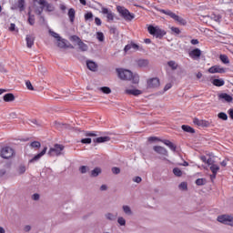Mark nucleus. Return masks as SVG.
<instances>
[{
	"label": "nucleus",
	"mask_w": 233,
	"mask_h": 233,
	"mask_svg": "<svg viewBox=\"0 0 233 233\" xmlns=\"http://www.w3.org/2000/svg\"><path fill=\"white\" fill-rule=\"evenodd\" d=\"M45 9V7H43V5L40 8H37L35 10V14H37V15H41V14H43V10Z\"/></svg>",
	"instance_id": "e2e57ef3"
},
{
	"label": "nucleus",
	"mask_w": 233,
	"mask_h": 233,
	"mask_svg": "<svg viewBox=\"0 0 233 233\" xmlns=\"http://www.w3.org/2000/svg\"><path fill=\"white\" fill-rule=\"evenodd\" d=\"M147 32L150 35L157 37V39H163L167 35V31L159 28V26L149 25L147 27Z\"/></svg>",
	"instance_id": "f03ea898"
},
{
	"label": "nucleus",
	"mask_w": 233,
	"mask_h": 233,
	"mask_svg": "<svg viewBox=\"0 0 233 233\" xmlns=\"http://www.w3.org/2000/svg\"><path fill=\"white\" fill-rule=\"evenodd\" d=\"M63 150H65V146L61 144H55L53 147L49 148L47 155L50 157H54L55 156L59 157L62 156Z\"/></svg>",
	"instance_id": "39448f33"
},
{
	"label": "nucleus",
	"mask_w": 233,
	"mask_h": 233,
	"mask_svg": "<svg viewBox=\"0 0 233 233\" xmlns=\"http://www.w3.org/2000/svg\"><path fill=\"white\" fill-rule=\"evenodd\" d=\"M96 39H98L100 43H103V41H105V35L103 34V32L96 33Z\"/></svg>",
	"instance_id": "a18cd8bd"
},
{
	"label": "nucleus",
	"mask_w": 233,
	"mask_h": 233,
	"mask_svg": "<svg viewBox=\"0 0 233 233\" xmlns=\"http://www.w3.org/2000/svg\"><path fill=\"white\" fill-rule=\"evenodd\" d=\"M109 32H110V34L116 35V34H117V28L111 26V27H109Z\"/></svg>",
	"instance_id": "680f3d73"
},
{
	"label": "nucleus",
	"mask_w": 233,
	"mask_h": 233,
	"mask_svg": "<svg viewBox=\"0 0 233 233\" xmlns=\"http://www.w3.org/2000/svg\"><path fill=\"white\" fill-rule=\"evenodd\" d=\"M86 136L87 137H96L97 136V132L96 131L86 132Z\"/></svg>",
	"instance_id": "3c124183"
},
{
	"label": "nucleus",
	"mask_w": 233,
	"mask_h": 233,
	"mask_svg": "<svg viewBox=\"0 0 233 233\" xmlns=\"http://www.w3.org/2000/svg\"><path fill=\"white\" fill-rule=\"evenodd\" d=\"M101 174V167H96L91 171V177H97Z\"/></svg>",
	"instance_id": "473e14b6"
},
{
	"label": "nucleus",
	"mask_w": 233,
	"mask_h": 233,
	"mask_svg": "<svg viewBox=\"0 0 233 233\" xmlns=\"http://www.w3.org/2000/svg\"><path fill=\"white\" fill-rule=\"evenodd\" d=\"M161 143L166 145V147H168V148H170V150H172V152H176V150L177 148V146H176L174 143H172L168 139H163V140H161Z\"/></svg>",
	"instance_id": "6ab92c4d"
},
{
	"label": "nucleus",
	"mask_w": 233,
	"mask_h": 233,
	"mask_svg": "<svg viewBox=\"0 0 233 233\" xmlns=\"http://www.w3.org/2000/svg\"><path fill=\"white\" fill-rule=\"evenodd\" d=\"M231 217L232 215L224 214L218 216L217 220L218 221V223H222L223 225H228L230 223Z\"/></svg>",
	"instance_id": "4468645a"
},
{
	"label": "nucleus",
	"mask_w": 233,
	"mask_h": 233,
	"mask_svg": "<svg viewBox=\"0 0 233 233\" xmlns=\"http://www.w3.org/2000/svg\"><path fill=\"white\" fill-rule=\"evenodd\" d=\"M70 41H72L73 43H79V41H81V38L77 35H71L70 36Z\"/></svg>",
	"instance_id": "49530a36"
},
{
	"label": "nucleus",
	"mask_w": 233,
	"mask_h": 233,
	"mask_svg": "<svg viewBox=\"0 0 233 233\" xmlns=\"http://www.w3.org/2000/svg\"><path fill=\"white\" fill-rule=\"evenodd\" d=\"M158 12H161V14H165L166 15H168L169 17H171V19H174V21H177V23H179V25H187V20L176 15L174 12L170 10L159 9Z\"/></svg>",
	"instance_id": "20e7f679"
},
{
	"label": "nucleus",
	"mask_w": 233,
	"mask_h": 233,
	"mask_svg": "<svg viewBox=\"0 0 233 233\" xmlns=\"http://www.w3.org/2000/svg\"><path fill=\"white\" fill-rule=\"evenodd\" d=\"M78 48L81 52H87L88 51V46L83 42V40H79V43L77 44Z\"/></svg>",
	"instance_id": "c756f323"
},
{
	"label": "nucleus",
	"mask_w": 233,
	"mask_h": 233,
	"mask_svg": "<svg viewBox=\"0 0 233 233\" xmlns=\"http://www.w3.org/2000/svg\"><path fill=\"white\" fill-rule=\"evenodd\" d=\"M112 172L113 174H120L121 173V169L119 167H112Z\"/></svg>",
	"instance_id": "052dcab7"
},
{
	"label": "nucleus",
	"mask_w": 233,
	"mask_h": 233,
	"mask_svg": "<svg viewBox=\"0 0 233 233\" xmlns=\"http://www.w3.org/2000/svg\"><path fill=\"white\" fill-rule=\"evenodd\" d=\"M193 123L194 125H197V127H202V128H208V127H210L209 121L199 118H194Z\"/></svg>",
	"instance_id": "f8f14e48"
},
{
	"label": "nucleus",
	"mask_w": 233,
	"mask_h": 233,
	"mask_svg": "<svg viewBox=\"0 0 233 233\" xmlns=\"http://www.w3.org/2000/svg\"><path fill=\"white\" fill-rule=\"evenodd\" d=\"M219 59L224 65H228L230 63V60L227 55H220Z\"/></svg>",
	"instance_id": "72a5a7b5"
},
{
	"label": "nucleus",
	"mask_w": 233,
	"mask_h": 233,
	"mask_svg": "<svg viewBox=\"0 0 233 233\" xmlns=\"http://www.w3.org/2000/svg\"><path fill=\"white\" fill-rule=\"evenodd\" d=\"M228 114L230 119L233 120V108L228 109Z\"/></svg>",
	"instance_id": "774afa93"
},
{
	"label": "nucleus",
	"mask_w": 233,
	"mask_h": 233,
	"mask_svg": "<svg viewBox=\"0 0 233 233\" xmlns=\"http://www.w3.org/2000/svg\"><path fill=\"white\" fill-rule=\"evenodd\" d=\"M57 46L58 48H74V46H67L66 40L61 37L57 39Z\"/></svg>",
	"instance_id": "aec40b11"
},
{
	"label": "nucleus",
	"mask_w": 233,
	"mask_h": 233,
	"mask_svg": "<svg viewBox=\"0 0 233 233\" xmlns=\"http://www.w3.org/2000/svg\"><path fill=\"white\" fill-rule=\"evenodd\" d=\"M208 72L209 74H225V72H227V69L221 67V66H213L208 68Z\"/></svg>",
	"instance_id": "9b49d317"
},
{
	"label": "nucleus",
	"mask_w": 233,
	"mask_h": 233,
	"mask_svg": "<svg viewBox=\"0 0 233 233\" xmlns=\"http://www.w3.org/2000/svg\"><path fill=\"white\" fill-rule=\"evenodd\" d=\"M94 143H106L108 141H110V137H96L94 140Z\"/></svg>",
	"instance_id": "c85d7f7f"
},
{
	"label": "nucleus",
	"mask_w": 233,
	"mask_h": 233,
	"mask_svg": "<svg viewBox=\"0 0 233 233\" xmlns=\"http://www.w3.org/2000/svg\"><path fill=\"white\" fill-rule=\"evenodd\" d=\"M3 99L5 103H12V101H15V96L12 93H7L3 96Z\"/></svg>",
	"instance_id": "b1692460"
},
{
	"label": "nucleus",
	"mask_w": 233,
	"mask_h": 233,
	"mask_svg": "<svg viewBox=\"0 0 233 233\" xmlns=\"http://www.w3.org/2000/svg\"><path fill=\"white\" fill-rule=\"evenodd\" d=\"M87 168H88V167H86V166H81L79 168V171L81 172V174H86Z\"/></svg>",
	"instance_id": "13d9d810"
},
{
	"label": "nucleus",
	"mask_w": 233,
	"mask_h": 233,
	"mask_svg": "<svg viewBox=\"0 0 233 233\" xmlns=\"http://www.w3.org/2000/svg\"><path fill=\"white\" fill-rule=\"evenodd\" d=\"M205 183H207V179H205V178H198L196 180V185H198V187H203V185H205Z\"/></svg>",
	"instance_id": "a19ab883"
},
{
	"label": "nucleus",
	"mask_w": 233,
	"mask_h": 233,
	"mask_svg": "<svg viewBox=\"0 0 233 233\" xmlns=\"http://www.w3.org/2000/svg\"><path fill=\"white\" fill-rule=\"evenodd\" d=\"M46 150H48V147H44V149L38 153L37 155H35L33 158H31L29 160V163H35V161H39L41 159V157H43V156H45V154H46Z\"/></svg>",
	"instance_id": "f3484780"
},
{
	"label": "nucleus",
	"mask_w": 233,
	"mask_h": 233,
	"mask_svg": "<svg viewBox=\"0 0 233 233\" xmlns=\"http://www.w3.org/2000/svg\"><path fill=\"white\" fill-rule=\"evenodd\" d=\"M209 168H210L212 174H218V172L219 171V166H218L216 164H212Z\"/></svg>",
	"instance_id": "4c0bfd02"
},
{
	"label": "nucleus",
	"mask_w": 233,
	"mask_h": 233,
	"mask_svg": "<svg viewBox=\"0 0 233 233\" xmlns=\"http://www.w3.org/2000/svg\"><path fill=\"white\" fill-rule=\"evenodd\" d=\"M28 23L29 25H31V26H34V25H35V17L34 15H32L30 14V12L28 13Z\"/></svg>",
	"instance_id": "e433bc0d"
},
{
	"label": "nucleus",
	"mask_w": 233,
	"mask_h": 233,
	"mask_svg": "<svg viewBox=\"0 0 233 233\" xmlns=\"http://www.w3.org/2000/svg\"><path fill=\"white\" fill-rule=\"evenodd\" d=\"M133 181H134L135 183H141V181H143V179L141 178V177H135L133 178Z\"/></svg>",
	"instance_id": "0e129e2a"
},
{
	"label": "nucleus",
	"mask_w": 233,
	"mask_h": 233,
	"mask_svg": "<svg viewBox=\"0 0 233 233\" xmlns=\"http://www.w3.org/2000/svg\"><path fill=\"white\" fill-rule=\"evenodd\" d=\"M153 150H155L157 152V154H159L160 156L168 157V151L167 150V148H165L161 146L153 147Z\"/></svg>",
	"instance_id": "dca6fc26"
},
{
	"label": "nucleus",
	"mask_w": 233,
	"mask_h": 233,
	"mask_svg": "<svg viewBox=\"0 0 233 233\" xmlns=\"http://www.w3.org/2000/svg\"><path fill=\"white\" fill-rule=\"evenodd\" d=\"M67 15L69 17L70 23H74V21H76V9L70 8L68 10Z\"/></svg>",
	"instance_id": "bb28decb"
},
{
	"label": "nucleus",
	"mask_w": 233,
	"mask_h": 233,
	"mask_svg": "<svg viewBox=\"0 0 233 233\" xmlns=\"http://www.w3.org/2000/svg\"><path fill=\"white\" fill-rule=\"evenodd\" d=\"M25 86L28 90H34V86H32V82H30V80L25 82Z\"/></svg>",
	"instance_id": "864d4df0"
},
{
	"label": "nucleus",
	"mask_w": 233,
	"mask_h": 233,
	"mask_svg": "<svg viewBox=\"0 0 233 233\" xmlns=\"http://www.w3.org/2000/svg\"><path fill=\"white\" fill-rule=\"evenodd\" d=\"M25 172H26V167L21 165L18 167V174L22 175V174H25Z\"/></svg>",
	"instance_id": "8fccbe9b"
},
{
	"label": "nucleus",
	"mask_w": 233,
	"mask_h": 233,
	"mask_svg": "<svg viewBox=\"0 0 233 233\" xmlns=\"http://www.w3.org/2000/svg\"><path fill=\"white\" fill-rule=\"evenodd\" d=\"M25 9L26 2L25 0H18L12 7V10H19V12H25Z\"/></svg>",
	"instance_id": "9d476101"
},
{
	"label": "nucleus",
	"mask_w": 233,
	"mask_h": 233,
	"mask_svg": "<svg viewBox=\"0 0 233 233\" xmlns=\"http://www.w3.org/2000/svg\"><path fill=\"white\" fill-rule=\"evenodd\" d=\"M125 93L128 96H141V94H143V91L139 89H126Z\"/></svg>",
	"instance_id": "393cba45"
},
{
	"label": "nucleus",
	"mask_w": 233,
	"mask_h": 233,
	"mask_svg": "<svg viewBox=\"0 0 233 233\" xmlns=\"http://www.w3.org/2000/svg\"><path fill=\"white\" fill-rule=\"evenodd\" d=\"M160 85H161V82L159 81V78H157V77L149 78L147 81V88H148V89L159 88Z\"/></svg>",
	"instance_id": "6e6552de"
},
{
	"label": "nucleus",
	"mask_w": 233,
	"mask_h": 233,
	"mask_svg": "<svg viewBox=\"0 0 233 233\" xmlns=\"http://www.w3.org/2000/svg\"><path fill=\"white\" fill-rule=\"evenodd\" d=\"M218 99L222 101V103H232L233 97L227 93H221L218 95Z\"/></svg>",
	"instance_id": "2eb2a0df"
},
{
	"label": "nucleus",
	"mask_w": 233,
	"mask_h": 233,
	"mask_svg": "<svg viewBox=\"0 0 233 233\" xmlns=\"http://www.w3.org/2000/svg\"><path fill=\"white\" fill-rule=\"evenodd\" d=\"M31 148H41V142L39 141H33L30 144Z\"/></svg>",
	"instance_id": "79ce46f5"
},
{
	"label": "nucleus",
	"mask_w": 233,
	"mask_h": 233,
	"mask_svg": "<svg viewBox=\"0 0 233 233\" xmlns=\"http://www.w3.org/2000/svg\"><path fill=\"white\" fill-rule=\"evenodd\" d=\"M212 85H214V86H223L225 85V80L221 78H215L212 81Z\"/></svg>",
	"instance_id": "7c9ffc66"
},
{
	"label": "nucleus",
	"mask_w": 233,
	"mask_h": 233,
	"mask_svg": "<svg viewBox=\"0 0 233 233\" xmlns=\"http://www.w3.org/2000/svg\"><path fill=\"white\" fill-rule=\"evenodd\" d=\"M179 188H182V190H187V182H182L179 184Z\"/></svg>",
	"instance_id": "bf43d9fd"
},
{
	"label": "nucleus",
	"mask_w": 233,
	"mask_h": 233,
	"mask_svg": "<svg viewBox=\"0 0 233 233\" xmlns=\"http://www.w3.org/2000/svg\"><path fill=\"white\" fill-rule=\"evenodd\" d=\"M209 17L213 20L216 21L217 23H221V15L212 13Z\"/></svg>",
	"instance_id": "2f4dec72"
},
{
	"label": "nucleus",
	"mask_w": 233,
	"mask_h": 233,
	"mask_svg": "<svg viewBox=\"0 0 233 233\" xmlns=\"http://www.w3.org/2000/svg\"><path fill=\"white\" fill-rule=\"evenodd\" d=\"M136 63L139 68H147V66L150 65V61H148V59H143V58L137 60Z\"/></svg>",
	"instance_id": "a211bd4d"
},
{
	"label": "nucleus",
	"mask_w": 233,
	"mask_h": 233,
	"mask_svg": "<svg viewBox=\"0 0 233 233\" xmlns=\"http://www.w3.org/2000/svg\"><path fill=\"white\" fill-rule=\"evenodd\" d=\"M92 19H94V14H92V12H87L85 15V21H92Z\"/></svg>",
	"instance_id": "c03bdc74"
},
{
	"label": "nucleus",
	"mask_w": 233,
	"mask_h": 233,
	"mask_svg": "<svg viewBox=\"0 0 233 233\" xmlns=\"http://www.w3.org/2000/svg\"><path fill=\"white\" fill-rule=\"evenodd\" d=\"M116 72L117 74V76L122 81H132L135 85H137L139 83V76L134 75L132 71L124 69V68H116Z\"/></svg>",
	"instance_id": "f257e3e1"
},
{
	"label": "nucleus",
	"mask_w": 233,
	"mask_h": 233,
	"mask_svg": "<svg viewBox=\"0 0 233 233\" xmlns=\"http://www.w3.org/2000/svg\"><path fill=\"white\" fill-rule=\"evenodd\" d=\"M135 50L136 52H137V50H143V47L139 46V45L134 43V42H131L130 44H127L125 47H124V52H128L130 50Z\"/></svg>",
	"instance_id": "ddd939ff"
},
{
	"label": "nucleus",
	"mask_w": 233,
	"mask_h": 233,
	"mask_svg": "<svg viewBox=\"0 0 233 233\" xmlns=\"http://www.w3.org/2000/svg\"><path fill=\"white\" fill-rule=\"evenodd\" d=\"M34 3H37L40 6L46 8V12H54L56 10V7L46 0H34Z\"/></svg>",
	"instance_id": "0eeeda50"
},
{
	"label": "nucleus",
	"mask_w": 233,
	"mask_h": 233,
	"mask_svg": "<svg viewBox=\"0 0 233 233\" xmlns=\"http://www.w3.org/2000/svg\"><path fill=\"white\" fill-rule=\"evenodd\" d=\"M49 34H50V35H52V37H55V39H60L61 38V36H59V34H57V33H56V32H54V31H49Z\"/></svg>",
	"instance_id": "5fc2aeb1"
},
{
	"label": "nucleus",
	"mask_w": 233,
	"mask_h": 233,
	"mask_svg": "<svg viewBox=\"0 0 233 233\" xmlns=\"http://www.w3.org/2000/svg\"><path fill=\"white\" fill-rule=\"evenodd\" d=\"M25 41L27 48H32V46H34V41H35V37H34L32 35H27Z\"/></svg>",
	"instance_id": "4be33fe9"
},
{
	"label": "nucleus",
	"mask_w": 233,
	"mask_h": 233,
	"mask_svg": "<svg viewBox=\"0 0 233 233\" xmlns=\"http://www.w3.org/2000/svg\"><path fill=\"white\" fill-rule=\"evenodd\" d=\"M86 66L88 70H91V72H96V70H97V64L92 60L86 61Z\"/></svg>",
	"instance_id": "5701e85b"
},
{
	"label": "nucleus",
	"mask_w": 233,
	"mask_h": 233,
	"mask_svg": "<svg viewBox=\"0 0 233 233\" xmlns=\"http://www.w3.org/2000/svg\"><path fill=\"white\" fill-rule=\"evenodd\" d=\"M101 14H103L104 15H106L107 23H112L114 21V13L112 12V10L106 7H102Z\"/></svg>",
	"instance_id": "1a4fd4ad"
},
{
	"label": "nucleus",
	"mask_w": 233,
	"mask_h": 233,
	"mask_svg": "<svg viewBox=\"0 0 233 233\" xmlns=\"http://www.w3.org/2000/svg\"><path fill=\"white\" fill-rule=\"evenodd\" d=\"M172 88V85L170 83L167 84L164 87V92H167V90H170Z\"/></svg>",
	"instance_id": "338daca9"
},
{
	"label": "nucleus",
	"mask_w": 233,
	"mask_h": 233,
	"mask_svg": "<svg viewBox=\"0 0 233 233\" xmlns=\"http://www.w3.org/2000/svg\"><path fill=\"white\" fill-rule=\"evenodd\" d=\"M171 31L174 32L177 35H179L181 34V30H179L178 27H171Z\"/></svg>",
	"instance_id": "6e6d98bb"
},
{
	"label": "nucleus",
	"mask_w": 233,
	"mask_h": 233,
	"mask_svg": "<svg viewBox=\"0 0 233 233\" xmlns=\"http://www.w3.org/2000/svg\"><path fill=\"white\" fill-rule=\"evenodd\" d=\"M123 210L127 216H132V209L128 206H123Z\"/></svg>",
	"instance_id": "37998d69"
},
{
	"label": "nucleus",
	"mask_w": 233,
	"mask_h": 233,
	"mask_svg": "<svg viewBox=\"0 0 233 233\" xmlns=\"http://www.w3.org/2000/svg\"><path fill=\"white\" fill-rule=\"evenodd\" d=\"M99 90L103 94H112V89H110V87H108V86H102L99 88Z\"/></svg>",
	"instance_id": "58836bf2"
},
{
	"label": "nucleus",
	"mask_w": 233,
	"mask_h": 233,
	"mask_svg": "<svg viewBox=\"0 0 233 233\" xmlns=\"http://www.w3.org/2000/svg\"><path fill=\"white\" fill-rule=\"evenodd\" d=\"M117 223L121 226V227H125V225H127V220H125V218L123 217L118 218L117 219Z\"/></svg>",
	"instance_id": "de8ad7c7"
},
{
	"label": "nucleus",
	"mask_w": 233,
	"mask_h": 233,
	"mask_svg": "<svg viewBox=\"0 0 233 233\" xmlns=\"http://www.w3.org/2000/svg\"><path fill=\"white\" fill-rule=\"evenodd\" d=\"M116 12H118L125 21H132V19L136 17V15L130 13V11H128L125 6L117 5Z\"/></svg>",
	"instance_id": "7ed1b4c3"
},
{
	"label": "nucleus",
	"mask_w": 233,
	"mask_h": 233,
	"mask_svg": "<svg viewBox=\"0 0 233 233\" xmlns=\"http://www.w3.org/2000/svg\"><path fill=\"white\" fill-rule=\"evenodd\" d=\"M173 174L177 176V177H181L183 176V171L179 169L178 167L173 168Z\"/></svg>",
	"instance_id": "f704fd0d"
},
{
	"label": "nucleus",
	"mask_w": 233,
	"mask_h": 233,
	"mask_svg": "<svg viewBox=\"0 0 233 233\" xmlns=\"http://www.w3.org/2000/svg\"><path fill=\"white\" fill-rule=\"evenodd\" d=\"M218 119H222V121H227L228 119V116L225 112H220L218 114Z\"/></svg>",
	"instance_id": "c9c22d12"
},
{
	"label": "nucleus",
	"mask_w": 233,
	"mask_h": 233,
	"mask_svg": "<svg viewBox=\"0 0 233 233\" xmlns=\"http://www.w3.org/2000/svg\"><path fill=\"white\" fill-rule=\"evenodd\" d=\"M106 219H108L109 221H114V219H116V217H115L114 214H112V213H107V214L106 215Z\"/></svg>",
	"instance_id": "603ef678"
},
{
	"label": "nucleus",
	"mask_w": 233,
	"mask_h": 233,
	"mask_svg": "<svg viewBox=\"0 0 233 233\" xmlns=\"http://www.w3.org/2000/svg\"><path fill=\"white\" fill-rule=\"evenodd\" d=\"M95 23H96V25H97V26H101V18H99V17H96L95 18Z\"/></svg>",
	"instance_id": "69168bd1"
},
{
	"label": "nucleus",
	"mask_w": 233,
	"mask_h": 233,
	"mask_svg": "<svg viewBox=\"0 0 233 233\" xmlns=\"http://www.w3.org/2000/svg\"><path fill=\"white\" fill-rule=\"evenodd\" d=\"M189 57L192 59H197L198 57H201V49L195 48L191 52H189Z\"/></svg>",
	"instance_id": "412c9836"
},
{
	"label": "nucleus",
	"mask_w": 233,
	"mask_h": 233,
	"mask_svg": "<svg viewBox=\"0 0 233 233\" xmlns=\"http://www.w3.org/2000/svg\"><path fill=\"white\" fill-rule=\"evenodd\" d=\"M182 130L184 132H187V134H196V129H194L192 127L187 125H182L181 127Z\"/></svg>",
	"instance_id": "cd10ccee"
},
{
	"label": "nucleus",
	"mask_w": 233,
	"mask_h": 233,
	"mask_svg": "<svg viewBox=\"0 0 233 233\" xmlns=\"http://www.w3.org/2000/svg\"><path fill=\"white\" fill-rule=\"evenodd\" d=\"M80 143H83V145H90V143H92V138H82Z\"/></svg>",
	"instance_id": "09e8293b"
},
{
	"label": "nucleus",
	"mask_w": 233,
	"mask_h": 233,
	"mask_svg": "<svg viewBox=\"0 0 233 233\" xmlns=\"http://www.w3.org/2000/svg\"><path fill=\"white\" fill-rule=\"evenodd\" d=\"M55 127L57 130H66L67 128H70V125L60 122H55Z\"/></svg>",
	"instance_id": "a878e982"
},
{
	"label": "nucleus",
	"mask_w": 233,
	"mask_h": 233,
	"mask_svg": "<svg viewBox=\"0 0 233 233\" xmlns=\"http://www.w3.org/2000/svg\"><path fill=\"white\" fill-rule=\"evenodd\" d=\"M167 66L173 70H177V64L174 60L168 61Z\"/></svg>",
	"instance_id": "ea45409f"
},
{
	"label": "nucleus",
	"mask_w": 233,
	"mask_h": 233,
	"mask_svg": "<svg viewBox=\"0 0 233 233\" xmlns=\"http://www.w3.org/2000/svg\"><path fill=\"white\" fill-rule=\"evenodd\" d=\"M14 156H15V151L10 147H4L0 150V157L3 159H10V157H14Z\"/></svg>",
	"instance_id": "423d86ee"
},
{
	"label": "nucleus",
	"mask_w": 233,
	"mask_h": 233,
	"mask_svg": "<svg viewBox=\"0 0 233 233\" xmlns=\"http://www.w3.org/2000/svg\"><path fill=\"white\" fill-rule=\"evenodd\" d=\"M148 141H149V143H152L154 141H162V140L159 139L157 137H149Z\"/></svg>",
	"instance_id": "4d7b16f0"
}]
</instances>
